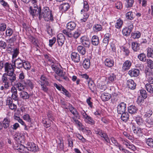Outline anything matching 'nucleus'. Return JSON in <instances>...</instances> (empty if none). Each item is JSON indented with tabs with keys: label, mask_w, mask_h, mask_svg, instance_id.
<instances>
[{
	"label": "nucleus",
	"mask_w": 153,
	"mask_h": 153,
	"mask_svg": "<svg viewBox=\"0 0 153 153\" xmlns=\"http://www.w3.org/2000/svg\"><path fill=\"white\" fill-rule=\"evenodd\" d=\"M126 109V106H118L117 110L118 113L121 114L125 112Z\"/></svg>",
	"instance_id": "nucleus-31"
},
{
	"label": "nucleus",
	"mask_w": 153,
	"mask_h": 153,
	"mask_svg": "<svg viewBox=\"0 0 153 153\" xmlns=\"http://www.w3.org/2000/svg\"><path fill=\"white\" fill-rule=\"evenodd\" d=\"M123 35L128 36L130 35L131 31L127 27H126L123 29L122 31Z\"/></svg>",
	"instance_id": "nucleus-44"
},
{
	"label": "nucleus",
	"mask_w": 153,
	"mask_h": 153,
	"mask_svg": "<svg viewBox=\"0 0 153 153\" xmlns=\"http://www.w3.org/2000/svg\"><path fill=\"white\" fill-rule=\"evenodd\" d=\"M68 108L67 107H63L64 108H65L67 109H69L70 111L73 114L74 116V117H76V118H78L79 119V113L77 111L76 109L73 107L72 106H69L68 107Z\"/></svg>",
	"instance_id": "nucleus-12"
},
{
	"label": "nucleus",
	"mask_w": 153,
	"mask_h": 153,
	"mask_svg": "<svg viewBox=\"0 0 153 153\" xmlns=\"http://www.w3.org/2000/svg\"><path fill=\"white\" fill-rule=\"evenodd\" d=\"M70 7V6L68 3H65L60 5L59 7V9L62 12H65L69 9Z\"/></svg>",
	"instance_id": "nucleus-14"
},
{
	"label": "nucleus",
	"mask_w": 153,
	"mask_h": 153,
	"mask_svg": "<svg viewBox=\"0 0 153 153\" xmlns=\"http://www.w3.org/2000/svg\"><path fill=\"white\" fill-rule=\"evenodd\" d=\"M131 62L128 60L126 61L123 63L122 67V70L125 71L129 69L131 65Z\"/></svg>",
	"instance_id": "nucleus-13"
},
{
	"label": "nucleus",
	"mask_w": 153,
	"mask_h": 153,
	"mask_svg": "<svg viewBox=\"0 0 153 153\" xmlns=\"http://www.w3.org/2000/svg\"><path fill=\"white\" fill-rule=\"evenodd\" d=\"M38 83L41 86V90L45 92L48 93V88L47 86H48L49 85L48 79L44 75H42L38 81Z\"/></svg>",
	"instance_id": "nucleus-3"
},
{
	"label": "nucleus",
	"mask_w": 153,
	"mask_h": 153,
	"mask_svg": "<svg viewBox=\"0 0 153 153\" xmlns=\"http://www.w3.org/2000/svg\"><path fill=\"white\" fill-rule=\"evenodd\" d=\"M26 148L29 151L33 152H37L38 150V146L33 143H28Z\"/></svg>",
	"instance_id": "nucleus-7"
},
{
	"label": "nucleus",
	"mask_w": 153,
	"mask_h": 153,
	"mask_svg": "<svg viewBox=\"0 0 153 153\" xmlns=\"http://www.w3.org/2000/svg\"><path fill=\"white\" fill-rule=\"evenodd\" d=\"M129 112L131 114H134L138 110L137 108L135 106H129L128 107Z\"/></svg>",
	"instance_id": "nucleus-26"
},
{
	"label": "nucleus",
	"mask_w": 153,
	"mask_h": 153,
	"mask_svg": "<svg viewBox=\"0 0 153 153\" xmlns=\"http://www.w3.org/2000/svg\"><path fill=\"white\" fill-rule=\"evenodd\" d=\"M51 67L55 72L62 78L66 81L68 80V77L65 76V72H63L61 69L58 68L56 65H51Z\"/></svg>",
	"instance_id": "nucleus-4"
},
{
	"label": "nucleus",
	"mask_w": 153,
	"mask_h": 153,
	"mask_svg": "<svg viewBox=\"0 0 153 153\" xmlns=\"http://www.w3.org/2000/svg\"><path fill=\"white\" fill-rule=\"evenodd\" d=\"M69 30L66 29L63 30H62V33L68 37L71 38L73 37V34L71 32V31H69Z\"/></svg>",
	"instance_id": "nucleus-41"
},
{
	"label": "nucleus",
	"mask_w": 153,
	"mask_h": 153,
	"mask_svg": "<svg viewBox=\"0 0 153 153\" xmlns=\"http://www.w3.org/2000/svg\"><path fill=\"white\" fill-rule=\"evenodd\" d=\"M140 33L138 31L132 33L131 34V37L134 39H138L140 36Z\"/></svg>",
	"instance_id": "nucleus-40"
},
{
	"label": "nucleus",
	"mask_w": 153,
	"mask_h": 153,
	"mask_svg": "<svg viewBox=\"0 0 153 153\" xmlns=\"http://www.w3.org/2000/svg\"><path fill=\"white\" fill-rule=\"evenodd\" d=\"M88 86L90 89L92 91H94L95 88L94 83L92 82H88Z\"/></svg>",
	"instance_id": "nucleus-58"
},
{
	"label": "nucleus",
	"mask_w": 153,
	"mask_h": 153,
	"mask_svg": "<svg viewBox=\"0 0 153 153\" xmlns=\"http://www.w3.org/2000/svg\"><path fill=\"white\" fill-rule=\"evenodd\" d=\"M22 84H24V85L31 89H32L34 87L33 82L30 79H26L25 80Z\"/></svg>",
	"instance_id": "nucleus-17"
},
{
	"label": "nucleus",
	"mask_w": 153,
	"mask_h": 153,
	"mask_svg": "<svg viewBox=\"0 0 153 153\" xmlns=\"http://www.w3.org/2000/svg\"><path fill=\"white\" fill-rule=\"evenodd\" d=\"M81 33L80 28H79L74 33L73 36L74 38L77 39Z\"/></svg>",
	"instance_id": "nucleus-47"
},
{
	"label": "nucleus",
	"mask_w": 153,
	"mask_h": 153,
	"mask_svg": "<svg viewBox=\"0 0 153 153\" xmlns=\"http://www.w3.org/2000/svg\"><path fill=\"white\" fill-rule=\"evenodd\" d=\"M11 91L12 93V98L15 100H17L18 99V94L16 89L15 87H13L11 88Z\"/></svg>",
	"instance_id": "nucleus-19"
},
{
	"label": "nucleus",
	"mask_w": 153,
	"mask_h": 153,
	"mask_svg": "<svg viewBox=\"0 0 153 153\" xmlns=\"http://www.w3.org/2000/svg\"><path fill=\"white\" fill-rule=\"evenodd\" d=\"M127 4H126V8L131 7L134 3V0H126Z\"/></svg>",
	"instance_id": "nucleus-55"
},
{
	"label": "nucleus",
	"mask_w": 153,
	"mask_h": 153,
	"mask_svg": "<svg viewBox=\"0 0 153 153\" xmlns=\"http://www.w3.org/2000/svg\"><path fill=\"white\" fill-rule=\"evenodd\" d=\"M115 7L118 9H121L123 7L122 2L120 1H117L115 4Z\"/></svg>",
	"instance_id": "nucleus-62"
},
{
	"label": "nucleus",
	"mask_w": 153,
	"mask_h": 153,
	"mask_svg": "<svg viewBox=\"0 0 153 153\" xmlns=\"http://www.w3.org/2000/svg\"><path fill=\"white\" fill-rule=\"evenodd\" d=\"M147 56L148 57L153 58V50L150 48H148Z\"/></svg>",
	"instance_id": "nucleus-59"
},
{
	"label": "nucleus",
	"mask_w": 153,
	"mask_h": 153,
	"mask_svg": "<svg viewBox=\"0 0 153 153\" xmlns=\"http://www.w3.org/2000/svg\"><path fill=\"white\" fill-rule=\"evenodd\" d=\"M1 79L10 85V83H12L16 79V74L14 72H10L9 73H4Z\"/></svg>",
	"instance_id": "nucleus-2"
},
{
	"label": "nucleus",
	"mask_w": 153,
	"mask_h": 153,
	"mask_svg": "<svg viewBox=\"0 0 153 153\" xmlns=\"http://www.w3.org/2000/svg\"><path fill=\"white\" fill-rule=\"evenodd\" d=\"M10 123V121L7 119H4L3 121V127L4 128H7L9 126Z\"/></svg>",
	"instance_id": "nucleus-51"
},
{
	"label": "nucleus",
	"mask_w": 153,
	"mask_h": 153,
	"mask_svg": "<svg viewBox=\"0 0 153 153\" xmlns=\"http://www.w3.org/2000/svg\"><path fill=\"white\" fill-rule=\"evenodd\" d=\"M89 15L87 13H84L83 15V17L80 19V22H85L88 18Z\"/></svg>",
	"instance_id": "nucleus-52"
},
{
	"label": "nucleus",
	"mask_w": 153,
	"mask_h": 153,
	"mask_svg": "<svg viewBox=\"0 0 153 153\" xmlns=\"http://www.w3.org/2000/svg\"><path fill=\"white\" fill-rule=\"evenodd\" d=\"M83 8L84 9H82L81 11V13L84 11H88L89 9V5L88 2L85 1H83Z\"/></svg>",
	"instance_id": "nucleus-35"
},
{
	"label": "nucleus",
	"mask_w": 153,
	"mask_h": 153,
	"mask_svg": "<svg viewBox=\"0 0 153 153\" xmlns=\"http://www.w3.org/2000/svg\"><path fill=\"white\" fill-rule=\"evenodd\" d=\"M71 57L72 61L78 63L80 61V55L77 53L72 52L71 54Z\"/></svg>",
	"instance_id": "nucleus-11"
},
{
	"label": "nucleus",
	"mask_w": 153,
	"mask_h": 153,
	"mask_svg": "<svg viewBox=\"0 0 153 153\" xmlns=\"http://www.w3.org/2000/svg\"><path fill=\"white\" fill-rule=\"evenodd\" d=\"M94 30L95 31H99L101 30L102 29L101 26L99 24L95 25L93 26Z\"/></svg>",
	"instance_id": "nucleus-56"
},
{
	"label": "nucleus",
	"mask_w": 153,
	"mask_h": 153,
	"mask_svg": "<svg viewBox=\"0 0 153 153\" xmlns=\"http://www.w3.org/2000/svg\"><path fill=\"white\" fill-rule=\"evenodd\" d=\"M16 141L18 143H24L25 142V137L23 135H21L20 136L18 139Z\"/></svg>",
	"instance_id": "nucleus-57"
},
{
	"label": "nucleus",
	"mask_w": 153,
	"mask_h": 153,
	"mask_svg": "<svg viewBox=\"0 0 153 153\" xmlns=\"http://www.w3.org/2000/svg\"><path fill=\"white\" fill-rule=\"evenodd\" d=\"M34 9H32L31 15L33 17L37 16L39 15V19L41 20L42 18L46 21H54L53 15L52 11L47 6L44 7L42 9L41 7H39L37 5H34Z\"/></svg>",
	"instance_id": "nucleus-1"
},
{
	"label": "nucleus",
	"mask_w": 153,
	"mask_h": 153,
	"mask_svg": "<svg viewBox=\"0 0 153 153\" xmlns=\"http://www.w3.org/2000/svg\"><path fill=\"white\" fill-rule=\"evenodd\" d=\"M127 85L128 88L131 89L133 90L135 88L136 84L134 81L131 79L127 80Z\"/></svg>",
	"instance_id": "nucleus-18"
},
{
	"label": "nucleus",
	"mask_w": 153,
	"mask_h": 153,
	"mask_svg": "<svg viewBox=\"0 0 153 153\" xmlns=\"http://www.w3.org/2000/svg\"><path fill=\"white\" fill-rule=\"evenodd\" d=\"M19 53V49L17 48L13 49V54L12 56L13 60L16 58Z\"/></svg>",
	"instance_id": "nucleus-36"
},
{
	"label": "nucleus",
	"mask_w": 153,
	"mask_h": 153,
	"mask_svg": "<svg viewBox=\"0 0 153 153\" xmlns=\"http://www.w3.org/2000/svg\"><path fill=\"white\" fill-rule=\"evenodd\" d=\"M91 43L94 46L98 45L100 43L99 37L96 35L93 36L91 38Z\"/></svg>",
	"instance_id": "nucleus-21"
},
{
	"label": "nucleus",
	"mask_w": 153,
	"mask_h": 153,
	"mask_svg": "<svg viewBox=\"0 0 153 153\" xmlns=\"http://www.w3.org/2000/svg\"><path fill=\"white\" fill-rule=\"evenodd\" d=\"M147 63L148 66L151 69H153V61L149 59H147Z\"/></svg>",
	"instance_id": "nucleus-64"
},
{
	"label": "nucleus",
	"mask_w": 153,
	"mask_h": 153,
	"mask_svg": "<svg viewBox=\"0 0 153 153\" xmlns=\"http://www.w3.org/2000/svg\"><path fill=\"white\" fill-rule=\"evenodd\" d=\"M65 38L63 34L59 33L57 36V40L58 45L59 47H62L64 44Z\"/></svg>",
	"instance_id": "nucleus-9"
},
{
	"label": "nucleus",
	"mask_w": 153,
	"mask_h": 153,
	"mask_svg": "<svg viewBox=\"0 0 153 153\" xmlns=\"http://www.w3.org/2000/svg\"><path fill=\"white\" fill-rule=\"evenodd\" d=\"M84 120L86 123L91 125H93L95 123L94 121L89 116H88Z\"/></svg>",
	"instance_id": "nucleus-42"
},
{
	"label": "nucleus",
	"mask_w": 153,
	"mask_h": 153,
	"mask_svg": "<svg viewBox=\"0 0 153 153\" xmlns=\"http://www.w3.org/2000/svg\"><path fill=\"white\" fill-rule=\"evenodd\" d=\"M19 94L21 97L23 99H27L29 98V96L26 92L22 91Z\"/></svg>",
	"instance_id": "nucleus-37"
},
{
	"label": "nucleus",
	"mask_w": 153,
	"mask_h": 153,
	"mask_svg": "<svg viewBox=\"0 0 153 153\" xmlns=\"http://www.w3.org/2000/svg\"><path fill=\"white\" fill-rule=\"evenodd\" d=\"M24 61L25 60L22 59L20 57H18L15 60H13L12 62L15 68L20 69L23 68Z\"/></svg>",
	"instance_id": "nucleus-5"
},
{
	"label": "nucleus",
	"mask_w": 153,
	"mask_h": 153,
	"mask_svg": "<svg viewBox=\"0 0 153 153\" xmlns=\"http://www.w3.org/2000/svg\"><path fill=\"white\" fill-rule=\"evenodd\" d=\"M80 41L83 47L89 48L90 45V42L89 38L85 36L81 37L80 39Z\"/></svg>",
	"instance_id": "nucleus-6"
},
{
	"label": "nucleus",
	"mask_w": 153,
	"mask_h": 153,
	"mask_svg": "<svg viewBox=\"0 0 153 153\" xmlns=\"http://www.w3.org/2000/svg\"><path fill=\"white\" fill-rule=\"evenodd\" d=\"M105 66L109 68L113 67L114 65V60L110 58H107L104 61Z\"/></svg>",
	"instance_id": "nucleus-15"
},
{
	"label": "nucleus",
	"mask_w": 153,
	"mask_h": 153,
	"mask_svg": "<svg viewBox=\"0 0 153 153\" xmlns=\"http://www.w3.org/2000/svg\"><path fill=\"white\" fill-rule=\"evenodd\" d=\"M13 33V31L12 29L8 27L5 33L6 36L10 37V36Z\"/></svg>",
	"instance_id": "nucleus-49"
},
{
	"label": "nucleus",
	"mask_w": 153,
	"mask_h": 153,
	"mask_svg": "<svg viewBox=\"0 0 153 153\" xmlns=\"http://www.w3.org/2000/svg\"><path fill=\"white\" fill-rule=\"evenodd\" d=\"M121 114V119L125 122H126L129 119V115L127 113H123Z\"/></svg>",
	"instance_id": "nucleus-28"
},
{
	"label": "nucleus",
	"mask_w": 153,
	"mask_h": 153,
	"mask_svg": "<svg viewBox=\"0 0 153 153\" xmlns=\"http://www.w3.org/2000/svg\"><path fill=\"white\" fill-rule=\"evenodd\" d=\"M2 82L4 83V85L1 86L0 88V90L1 91H4L8 89L10 87V85L7 83L5 81L3 80L2 79H1Z\"/></svg>",
	"instance_id": "nucleus-27"
},
{
	"label": "nucleus",
	"mask_w": 153,
	"mask_h": 153,
	"mask_svg": "<svg viewBox=\"0 0 153 153\" xmlns=\"http://www.w3.org/2000/svg\"><path fill=\"white\" fill-rule=\"evenodd\" d=\"M89 15L87 13H84L83 15V17L80 19V22H85L88 18Z\"/></svg>",
	"instance_id": "nucleus-53"
},
{
	"label": "nucleus",
	"mask_w": 153,
	"mask_h": 153,
	"mask_svg": "<svg viewBox=\"0 0 153 153\" xmlns=\"http://www.w3.org/2000/svg\"><path fill=\"white\" fill-rule=\"evenodd\" d=\"M76 26L75 23L74 22H70L67 24V28L68 30H73L75 29Z\"/></svg>",
	"instance_id": "nucleus-22"
},
{
	"label": "nucleus",
	"mask_w": 153,
	"mask_h": 153,
	"mask_svg": "<svg viewBox=\"0 0 153 153\" xmlns=\"http://www.w3.org/2000/svg\"><path fill=\"white\" fill-rule=\"evenodd\" d=\"M142 129L141 128L138 127H137L136 129H134L133 132L135 134H137L138 136H139L140 135L142 134Z\"/></svg>",
	"instance_id": "nucleus-48"
},
{
	"label": "nucleus",
	"mask_w": 153,
	"mask_h": 153,
	"mask_svg": "<svg viewBox=\"0 0 153 153\" xmlns=\"http://www.w3.org/2000/svg\"><path fill=\"white\" fill-rule=\"evenodd\" d=\"M140 91V95L144 99L146 98L147 94L146 91L143 89H141Z\"/></svg>",
	"instance_id": "nucleus-61"
},
{
	"label": "nucleus",
	"mask_w": 153,
	"mask_h": 153,
	"mask_svg": "<svg viewBox=\"0 0 153 153\" xmlns=\"http://www.w3.org/2000/svg\"><path fill=\"white\" fill-rule=\"evenodd\" d=\"M100 136L102 137L106 142L108 143H110V140L108 135L105 131H103Z\"/></svg>",
	"instance_id": "nucleus-29"
},
{
	"label": "nucleus",
	"mask_w": 153,
	"mask_h": 153,
	"mask_svg": "<svg viewBox=\"0 0 153 153\" xmlns=\"http://www.w3.org/2000/svg\"><path fill=\"white\" fill-rule=\"evenodd\" d=\"M138 57L139 59L142 62H145L146 60V55L143 53L139 54Z\"/></svg>",
	"instance_id": "nucleus-43"
},
{
	"label": "nucleus",
	"mask_w": 153,
	"mask_h": 153,
	"mask_svg": "<svg viewBox=\"0 0 153 153\" xmlns=\"http://www.w3.org/2000/svg\"><path fill=\"white\" fill-rule=\"evenodd\" d=\"M123 24V20L119 18L117 19L115 24V27L117 29H120L121 28Z\"/></svg>",
	"instance_id": "nucleus-30"
},
{
	"label": "nucleus",
	"mask_w": 153,
	"mask_h": 153,
	"mask_svg": "<svg viewBox=\"0 0 153 153\" xmlns=\"http://www.w3.org/2000/svg\"><path fill=\"white\" fill-rule=\"evenodd\" d=\"M25 75L23 72H21L19 75V81L22 83L25 80Z\"/></svg>",
	"instance_id": "nucleus-60"
},
{
	"label": "nucleus",
	"mask_w": 153,
	"mask_h": 153,
	"mask_svg": "<svg viewBox=\"0 0 153 153\" xmlns=\"http://www.w3.org/2000/svg\"><path fill=\"white\" fill-rule=\"evenodd\" d=\"M146 143L151 148H153V139L152 138H149L146 139Z\"/></svg>",
	"instance_id": "nucleus-45"
},
{
	"label": "nucleus",
	"mask_w": 153,
	"mask_h": 153,
	"mask_svg": "<svg viewBox=\"0 0 153 153\" xmlns=\"http://www.w3.org/2000/svg\"><path fill=\"white\" fill-rule=\"evenodd\" d=\"M91 59V57L90 56L88 58L85 59L83 63V68L86 69H88L90 66L91 63L90 59Z\"/></svg>",
	"instance_id": "nucleus-16"
},
{
	"label": "nucleus",
	"mask_w": 153,
	"mask_h": 153,
	"mask_svg": "<svg viewBox=\"0 0 153 153\" xmlns=\"http://www.w3.org/2000/svg\"><path fill=\"white\" fill-rule=\"evenodd\" d=\"M121 49L125 53V56H127L129 55L130 53V51L128 48L124 46H123L121 47Z\"/></svg>",
	"instance_id": "nucleus-50"
},
{
	"label": "nucleus",
	"mask_w": 153,
	"mask_h": 153,
	"mask_svg": "<svg viewBox=\"0 0 153 153\" xmlns=\"http://www.w3.org/2000/svg\"><path fill=\"white\" fill-rule=\"evenodd\" d=\"M110 97V95L107 93H103L102 94L101 98L103 101H107L108 100Z\"/></svg>",
	"instance_id": "nucleus-32"
},
{
	"label": "nucleus",
	"mask_w": 153,
	"mask_h": 153,
	"mask_svg": "<svg viewBox=\"0 0 153 153\" xmlns=\"http://www.w3.org/2000/svg\"><path fill=\"white\" fill-rule=\"evenodd\" d=\"M140 44L136 42H133L131 43V48L134 51H137L140 50Z\"/></svg>",
	"instance_id": "nucleus-23"
},
{
	"label": "nucleus",
	"mask_w": 153,
	"mask_h": 153,
	"mask_svg": "<svg viewBox=\"0 0 153 153\" xmlns=\"http://www.w3.org/2000/svg\"><path fill=\"white\" fill-rule=\"evenodd\" d=\"M23 84L21 83L20 82H18L16 84V86L18 89L21 91H23L24 89V86L23 85Z\"/></svg>",
	"instance_id": "nucleus-63"
},
{
	"label": "nucleus",
	"mask_w": 153,
	"mask_h": 153,
	"mask_svg": "<svg viewBox=\"0 0 153 153\" xmlns=\"http://www.w3.org/2000/svg\"><path fill=\"white\" fill-rule=\"evenodd\" d=\"M135 120L139 126H142L144 124V121L141 117L137 116L136 117Z\"/></svg>",
	"instance_id": "nucleus-33"
},
{
	"label": "nucleus",
	"mask_w": 153,
	"mask_h": 153,
	"mask_svg": "<svg viewBox=\"0 0 153 153\" xmlns=\"http://www.w3.org/2000/svg\"><path fill=\"white\" fill-rule=\"evenodd\" d=\"M116 76L114 74H111L108 76V82H113L116 80Z\"/></svg>",
	"instance_id": "nucleus-39"
},
{
	"label": "nucleus",
	"mask_w": 153,
	"mask_h": 153,
	"mask_svg": "<svg viewBox=\"0 0 153 153\" xmlns=\"http://www.w3.org/2000/svg\"><path fill=\"white\" fill-rule=\"evenodd\" d=\"M51 120H43L42 121V123L43 124L44 126L46 128H48L51 126Z\"/></svg>",
	"instance_id": "nucleus-46"
},
{
	"label": "nucleus",
	"mask_w": 153,
	"mask_h": 153,
	"mask_svg": "<svg viewBox=\"0 0 153 153\" xmlns=\"http://www.w3.org/2000/svg\"><path fill=\"white\" fill-rule=\"evenodd\" d=\"M6 27L7 25L5 23L0 22V32L5 31Z\"/></svg>",
	"instance_id": "nucleus-54"
},
{
	"label": "nucleus",
	"mask_w": 153,
	"mask_h": 153,
	"mask_svg": "<svg viewBox=\"0 0 153 153\" xmlns=\"http://www.w3.org/2000/svg\"><path fill=\"white\" fill-rule=\"evenodd\" d=\"M85 47L82 45L78 46L77 48V50L78 52L82 56H84L86 54V51Z\"/></svg>",
	"instance_id": "nucleus-20"
},
{
	"label": "nucleus",
	"mask_w": 153,
	"mask_h": 153,
	"mask_svg": "<svg viewBox=\"0 0 153 153\" xmlns=\"http://www.w3.org/2000/svg\"><path fill=\"white\" fill-rule=\"evenodd\" d=\"M126 19L129 20H133L134 18V16L133 12L131 11L127 12L125 15Z\"/></svg>",
	"instance_id": "nucleus-24"
},
{
	"label": "nucleus",
	"mask_w": 153,
	"mask_h": 153,
	"mask_svg": "<svg viewBox=\"0 0 153 153\" xmlns=\"http://www.w3.org/2000/svg\"><path fill=\"white\" fill-rule=\"evenodd\" d=\"M30 67L31 66L30 63L28 62L25 60L23 65V68L25 69L28 70L30 69Z\"/></svg>",
	"instance_id": "nucleus-38"
},
{
	"label": "nucleus",
	"mask_w": 153,
	"mask_h": 153,
	"mask_svg": "<svg viewBox=\"0 0 153 153\" xmlns=\"http://www.w3.org/2000/svg\"><path fill=\"white\" fill-rule=\"evenodd\" d=\"M146 126L150 128L153 126V119L148 117L146 120Z\"/></svg>",
	"instance_id": "nucleus-25"
},
{
	"label": "nucleus",
	"mask_w": 153,
	"mask_h": 153,
	"mask_svg": "<svg viewBox=\"0 0 153 153\" xmlns=\"http://www.w3.org/2000/svg\"><path fill=\"white\" fill-rule=\"evenodd\" d=\"M146 89L148 92L150 94L153 93V88L150 84L147 83L145 85Z\"/></svg>",
	"instance_id": "nucleus-34"
},
{
	"label": "nucleus",
	"mask_w": 153,
	"mask_h": 153,
	"mask_svg": "<svg viewBox=\"0 0 153 153\" xmlns=\"http://www.w3.org/2000/svg\"><path fill=\"white\" fill-rule=\"evenodd\" d=\"M128 74L131 77H136L139 75L140 70L136 68H132L128 71Z\"/></svg>",
	"instance_id": "nucleus-10"
},
{
	"label": "nucleus",
	"mask_w": 153,
	"mask_h": 153,
	"mask_svg": "<svg viewBox=\"0 0 153 153\" xmlns=\"http://www.w3.org/2000/svg\"><path fill=\"white\" fill-rule=\"evenodd\" d=\"M13 67L14 66L13 65V64L12 65L10 63L6 62L4 64L5 71L7 73H6L14 72Z\"/></svg>",
	"instance_id": "nucleus-8"
}]
</instances>
